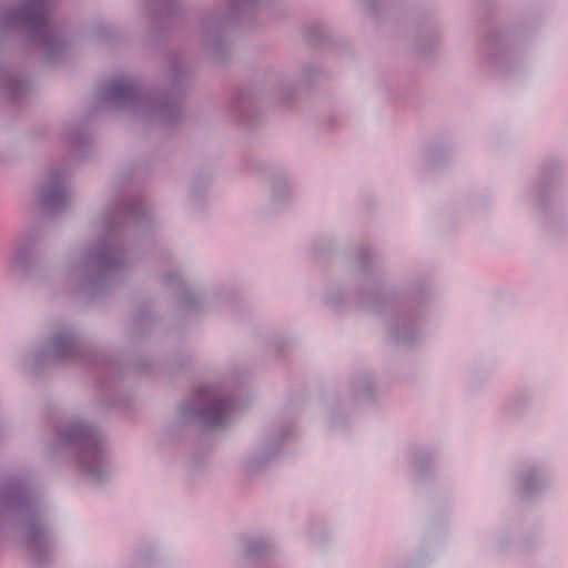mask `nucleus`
<instances>
[{
	"instance_id": "f257e3e1",
	"label": "nucleus",
	"mask_w": 568,
	"mask_h": 568,
	"mask_svg": "<svg viewBox=\"0 0 568 568\" xmlns=\"http://www.w3.org/2000/svg\"><path fill=\"white\" fill-rule=\"evenodd\" d=\"M126 176L113 182L112 201L94 223V236L81 248L69 253L62 281L87 300L102 295L126 268L125 241L133 227L144 230L152 213L143 200L126 189Z\"/></svg>"
},
{
	"instance_id": "f03ea898",
	"label": "nucleus",
	"mask_w": 568,
	"mask_h": 568,
	"mask_svg": "<svg viewBox=\"0 0 568 568\" xmlns=\"http://www.w3.org/2000/svg\"><path fill=\"white\" fill-rule=\"evenodd\" d=\"M30 466L0 475V545L21 548L32 562L43 564L53 546L48 506L33 485Z\"/></svg>"
},
{
	"instance_id": "7ed1b4c3",
	"label": "nucleus",
	"mask_w": 568,
	"mask_h": 568,
	"mask_svg": "<svg viewBox=\"0 0 568 568\" xmlns=\"http://www.w3.org/2000/svg\"><path fill=\"white\" fill-rule=\"evenodd\" d=\"M353 260L362 272V281L353 291L359 303L375 313L384 312L387 306L397 301L410 304L413 308L398 313L389 321L388 336L397 345L409 346L416 343L423 335V323L426 320L424 306L429 298V283L414 281L404 284L395 277L371 272L375 253L369 246L356 247Z\"/></svg>"
},
{
	"instance_id": "20e7f679",
	"label": "nucleus",
	"mask_w": 568,
	"mask_h": 568,
	"mask_svg": "<svg viewBox=\"0 0 568 568\" xmlns=\"http://www.w3.org/2000/svg\"><path fill=\"white\" fill-rule=\"evenodd\" d=\"M64 450L73 456L74 471L90 485H101L111 477L108 448L92 423L80 417L69 419L57 429L55 439L48 447V456Z\"/></svg>"
},
{
	"instance_id": "39448f33",
	"label": "nucleus",
	"mask_w": 568,
	"mask_h": 568,
	"mask_svg": "<svg viewBox=\"0 0 568 568\" xmlns=\"http://www.w3.org/2000/svg\"><path fill=\"white\" fill-rule=\"evenodd\" d=\"M99 108L103 110L126 111L133 115L164 125L181 116V106L174 93H145L135 78L128 74L116 75L99 88Z\"/></svg>"
},
{
	"instance_id": "423d86ee",
	"label": "nucleus",
	"mask_w": 568,
	"mask_h": 568,
	"mask_svg": "<svg viewBox=\"0 0 568 568\" xmlns=\"http://www.w3.org/2000/svg\"><path fill=\"white\" fill-rule=\"evenodd\" d=\"M57 0H23L0 11V33L26 36L32 47L43 52L48 61L59 58L67 48L63 37L49 14Z\"/></svg>"
},
{
	"instance_id": "0eeeda50",
	"label": "nucleus",
	"mask_w": 568,
	"mask_h": 568,
	"mask_svg": "<svg viewBox=\"0 0 568 568\" xmlns=\"http://www.w3.org/2000/svg\"><path fill=\"white\" fill-rule=\"evenodd\" d=\"M83 362L90 365L108 367L113 372V365L104 356L88 351L79 342L78 332L69 324L55 326L48 335V342L42 347H36L22 356L23 367H42L49 363Z\"/></svg>"
},
{
	"instance_id": "6e6552de",
	"label": "nucleus",
	"mask_w": 568,
	"mask_h": 568,
	"mask_svg": "<svg viewBox=\"0 0 568 568\" xmlns=\"http://www.w3.org/2000/svg\"><path fill=\"white\" fill-rule=\"evenodd\" d=\"M237 410V402L227 386L220 382L196 388L193 399L180 406V417L205 427H221Z\"/></svg>"
},
{
	"instance_id": "1a4fd4ad",
	"label": "nucleus",
	"mask_w": 568,
	"mask_h": 568,
	"mask_svg": "<svg viewBox=\"0 0 568 568\" xmlns=\"http://www.w3.org/2000/svg\"><path fill=\"white\" fill-rule=\"evenodd\" d=\"M521 61V42L518 33L508 28H495L486 32L479 48V63L490 75H506Z\"/></svg>"
},
{
	"instance_id": "9d476101",
	"label": "nucleus",
	"mask_w": 568,
	"mask_h": 568,
	"mask_svg": "<svg viewBox=\"0 0 568 568\" xmlns=\"http://www.w3.org/2000/svg\"><path fill=\"white\" fill-rule=\"evenodd\" d=\"M378 383L371 373H361L349 383V392L344 399L332 398L328 402V425L333 429L345 426L351 407L367 408L377 403Z\"/></svg>"
},
{
	"instance_id": "9b49d317",
	"label": "nucleus",
	"mask_w": 568,
	"mask_h": 568,
	"mask_svg": "<svg viewBox=\"0 0 568 568\" xmlns=\"http://www.w3.org/2000/svg\"><path fill=\"white\" fill-rule=\"evenodd\" d=\"M270 0H227L226 14H209L197 24L203 48L212 54H219L223 47V32L230 24L241 23L246 14L252 13L258 4Z\"/></svg>"
},
{
	"instance_id": "f8f14e48",
	"label": "nucleus",
	"mask_w": 568,
	"mask_h": 568,
	"mask_svg": "<svg viewBox=\"0 0 568 568\" xmlns=\"http://www.w3.org/2000/svg\"><path fill=\"white\" fill-rule=\"evenodd\" d=\"M40 247L41 234L38 231L26 232L18 236L8 260L9 272L23 281L44 284L49 275L39 254Z\"/></svg>"
},
{
	"instance_id": "ddd939ff",
	"label": "nucleus",
	"mask_w": 568,
	"mask_h": 568,
	"mask_svg": "<svg viewBox=\"0 0 568 568\" xmlns=\"http://www.w3.org/2000/svg\"><path fill=\"white\" fill-rule=\"evenodd\" d=\"M511 495L524 500L542 498L549 490V473L546 463L526 460L513 469L508 477Z\"/></svg>"
},
{
	"instance_id": "4468645a",
	"label": "nucleus",
	"mask_w": 568,
	"mask_h": 568,
	"mask_svg": "<svg viewBox=\"0 0 568 568\" xmlns=\"http://www.w3.org/2000/svg\"><path fill=\"white\" fill-rule=\"evenodd\" d=\"M70 169L62 165L48 172L40 189V207L47 216L64 212L70 205Z\"/></svg>"
},
{
	"instance_id": "2eb2a0df",
	"label": "nucleus",
	"mask_w": 568,
	"mask_h": 568,
	"mask_svg": "<svg viewBox=\"0 0 568 568\" xmlns=\"http://www.w3.org/2000/svg\"><path fill=\"white\" fill-rule=\"evenodd\" d=\"M292 434V426H278L270 429L265 438L248 448L242 456V469L247 475H255L278 453L282 440Z\"/></svg>"
},
{
	"instance_id": "dca6fc26",
	"label": "nucleus",
	"mask_w": 568,
	"mask_h": 568,
	"mask_svg": "<svg viewBox=\"0 0 568 568\" xmlns=\"http://www.w3.org/2000/svg\"><path fill=\"white\" fill-rule=\"evenodd\" d=\"M227 301V293L220 288H184L180 294V306L186 312H200L213 308Z\"/></svg>"
},
{
	"instance_id": "f3484780",
	"label": "nucleus",
	"mask_w": 568,
	"mask_h": 568,
	"mask_svg": "<svg viewBox=\"0 0 568 568\" xmlns=\"http://www.w3.org/2000/svg\"><path fill=\"white\" fill-rule=\"evenodd\" d=\"M435 450L427 445H412L407 448L406 459L409 466V476L414 481L420 483L435 469Z\"/></svg>"
},
{
	"instance_id": "a211bd4d",
	"label": "nucleus",
	"mask_w": 568,
	"mask_h": 568,
	"mask_svg": "<svg viewBox=\"0 0 568 568\" xmlns=\"http://www.w3.org/2000/svg\"><path fill=\"white\" fill-rule=\"evenodd\" d=\"M518 540V528L514 524H501L494 528L490 538L491 554L503 557L513 551Z\"/></svg>"
},
{
	"instance_id": "6ab92c4d",
	"label": "nucleus",
	"mask_w": 568,
	"mask_h": 568,
	"mask_svg": "<svg viewBox=\"0 0 568 568\" xmlns=\"http://www.w3.org/2000/svg\"><path fill=\"white\" fill-rule=\"evenodd\" d=\"M305 540L315 551H323L333 541V530L323 519H312L305 528Z\"/></svg>"
},
{
	"instance_id": "aec40b11",
	"label": "nucleus",
	"mask_w": 568,
	"mask_h": 568,
	"mask_svg": "<svg viewBox=\"0 0 568 568\" xmlns=\"http://www.w3.org/2000/svg\"><path fill=\"white\" fill-rule=\"evenodd\" d=\"M291 199V186H288V176L284 170L275 171L270 179V202L273 205L281 206Z\"/></svg>"
},
{
	"instance_id": "412c9836",
	"label": "nucleus",
	"mask_w": 568,
	"mask_h": 568,
	"mask_svg": "<svg viewBox=\"0 0 568 568\" xmlns=\"http://www.w3.org/2000/svg\"><path fill=\"white\" fill-rule=\"evenodd\" d=\"M535 392L530 387H521L513 393L508 402L509 413L523 417L534 407Z\"/></svg>"
},
{
	"instance_id": "4be33fe9",
	"label": "nucleus",
	"mask_w": 568,
	"mask_h": 568,
	"mask_svg": "<svg viewBox=\"0 0 568 568\" xmlns=\"http://www.w3.org/2000/svg\"><path fill=\"white\" fill-rule=\"evenodd\" d=\"M0 85L2 93L9 100L16 101L27 93L28 84L23 79H16L7 72H0Z\"/></svg>"
},
{
	"instance_id": "5701e85b",
	"label": "nucleus",
	"mask_w": 568,
	"mask_h": 568,
	"mask_svg": "<svg viewBox=\"0 0 568 568\" xmlns=\"http://www.w3.org/2000/svg\"><path fill=\"white\" fill-rule=\"evenodd\" d=\"M65 141L75 149H82L90 143V134L87 131L77 128L72 132L65 134Z\"/></svg>"
},
{
	"instance_id": "b1692460",
	"label": "nucleus",
	"mask_w": 568,
	"mask_h": 568,
	"mask_svg": "<svg viewBox=\"0 0 568 568\" xmlns=\"http://www.w3.org/2000/svg\"><path fill=\"white\" fill-rule=\"evenodd\" d=\"M178 11H180V7H178L176 1L161 0V2H159L158 7H155V9L152 10V17H154V19H158V18L162 19L164 17H170V16L175 14V13H178Z\"/></svg>"
},
{
	"instance_id": "393cba45",
	"label": "nucleus",
	"mask_w": 568,
	"mask_h": 568,
	"mask_svg": "<svg viewBox=\"0 0 568 568\" xmlns=\"http://www.w3.org/2000/svg\"><path fill=\"white\" fill-rule=\"evenodd\" d=\"M154 558L155 555L152 549L138 551L136 556H134L133 564H131L129 568H152Z\"/></svg>"
},
{
	"instance_id": "a878e982",
	"label": "nucleus",
	"mask_w": 568,
	"mask_h": 568,
	"mask_svg": "<svg viewBox=\"0 0 568 568\" xmlns=\"http://www.w3.org/2000/svg\"><path fill=\"white\" fill-rule=\"evenodd\" d=\"M251 556H262L270 549V544L264 538H252L245 544Z\"/></svg>"
},
{
	"instance_id": "bb28decb",
	"label": "nucleus",
	"mask_w": 568,
	"mask_h": 568,
	"mask_svg": "<svg viewBox=\"0 0 568 568\" xmlns=\"http://www.w3.org/2000/svg\"><path fill=\"white\" fill-rule=\"evenodd\" d=\"M419 158L430 165H434L440 161V146L437 144H430L419 151Z\"/></svg>"
},
{
	"instance_id": "cd10ccee",
	"label": "nucleus",
	"mask_w": 568,
	"mask_h": 568,
	"mask_svg": "<svg viewBox=\"0 0 568 568\" xmlns=\"http://www.w3.org/2000/svg\"><path fill=\"white\" fill-rule=\"evenodd\" d=\"M304 37L308 42H317L322 38V26L321 22L312 20L304 24Z\"/></svg>"
},
{
	"instance_id": "c85d7f7f",
	"label": "nucleus",
	"mask_w": 568,
	"mask_h": 568,
	"mask_svg": "<svg viewBox=\"0 0 568 568\" xmlns=\"http://www.w3.org/2000/svg\"><path fill=\"white\" fill-rule=\"evenodd\" d=\"M324 302L331 306H339L343 303V294L338 288H332L324 294Z\"/></svg>"
},
{
	"instance_id": "c756f323",
	"label": "nucleus",
	"mask_w": 568,
	"mask_h": 568,
	"mask_svg": "<svg viewBox=\"0 0 568 568\" xmlns=\"http://www.w3.org/2000/svg\"><path fill=\"white\" fill-rule=\"evenodd\" d=\"M161 282H163V285H165L168 287L179 286L180 282H181L180 271L174 270V271L164 273L163 277H161Z\"/></svg>"
},
{
	"instance_id": "7c9ffc66",
	"label": "nucleus",
	"mask_w": 568,
	"mask_h": 568,
	"mask_svg": "<svg viewBox=\"0 0 568 568\" xmlns=\"http://www.w3.org/2000/svg\"><path fill=\"white\" fill-rule=\"evenodd\" d=\"M185 74V65L180 60L171 62V81L176 82L181 75Z\"/></svg>"
},
{
	"instance_id": "2f4dec72",
	"label": "nucleus",
	"mask_w": 568,
	"mask_h": 568,
	"mask_svg": "<svg viewBox=\"0 0 568 568\" xmlns=\"http://www.w3.org/2000/svg\"><path fill=\"white\" fill-rule=\"evenodd\" d=\"M270 347L275 352H281L287 346V339L283 336L273 335L268 341Z\"/></svg>"
},
{
	"instance_id": "473e14b6",
	"label": "nucleus",
	"mask_w": 568,
	"mask_h": 568,
	"mask_svg": "<svg viewBox=\"0 0 568 568\" xmlns=\"http://www.w3.org/2000/svg\"><path fill=\"white\" fill-rule=\"evenodd\" d=\"M363 6H365V10L368 11V13H375L378 10V7L381 6L379 0H363Z\"/></svg>"
},
{
	"instance_id": "72a5a7b5",
	"label": "nucleus",
	"mask_w": 568,
	"mask_h": 568,
	"mask_svg": "<svg viewBox=\"0 0 568 568\" xmlns=\"http://www.w3.org/2000/svg\"><path fill=\"white\" fill-rule=\"evenodd\" d=\"M108 34H109L108 28H105L104 26L95 28V31H94L95 38L104 39L105 37H108Z\"/></svg>"
}]
</instances>
